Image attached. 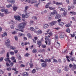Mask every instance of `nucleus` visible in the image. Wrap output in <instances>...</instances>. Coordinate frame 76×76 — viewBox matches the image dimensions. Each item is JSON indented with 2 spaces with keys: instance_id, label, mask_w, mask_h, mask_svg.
Returning <instances> with one entry per match:
<instances>
[{
  "instance_id": "473e14b6",
  "label": "nucleus",
  "mask_w": 76,
  "mask_h": 76,
  "mask_svg": "<svg viewBox=\"0 0 76 76\" xmlns=\"http://www.w3.org/2000/svg\"><path fill=\"white\" fill-rule=\"evenodd\" d=\"M70 13L71 14H72V15H76V13L75 12H71Z\"/></svg>"
},
{
  "instance_id": "3c124183",
  "label": "nucleus",
  "mask_w": 76,
  "mask_h": 76,
  "mask_svg": "<svg viewBox=\"0 0 76 76\" xmlns=\"http://www.w3.org/2000/svg\"><path fill=\"white\" fill-rule=\"evenodd\" d=\"M70 35H71V37L73 38V37H74L75 36V34H70Z\"/></svg>"
},
{
  "instance_id": "09e8293b",
  "label": "nucleus",
  "mask_w": 76,
  "mask_h": 76,
  "mask_svg": "<svg viewBox=\"0 0 76 76\" xmlns=\"http://www.w3.org/2000/svg\"><path fill=\"white\" fill-rule=\"evenodd\" d=\"M29 55H30V54L27 53L26 54H25V57H28V56H29Z\"/></svg>"
},
{
  "instance_id": "c9c22d12",
  "label": "nucleus",
  "mask_w": 76,
  "mask_h": 76,
  "mask_svg": "<svg viewBox=\"0 0 76 76\" xmlns=\"http://www.w3.org/2000/svg\"><path fill=\"white\" fill-rule=\"evenodd\" d=\"M10 48L12 50H15L16 49V48L15 47H14L11 46L10 47Z\"/></svg>"
},
{
  "instance_id": "bb28decb",
  "label": "nucleus",
  "mask_w": 76,
  "mask_h": 76,
  "mask_svg": "<svg viewBox=\"0 0 76 76\" xmlns=\"http://www.w3.org/2000/svg\"><path fill=\"white\" fill-rule=\"evenodd\" d=\"M56 4L57 6H59V5H62V4H63L62 3H58V2H57L56 3Z\"/></svg>"
},
{
  "instance_id": "de8ad7c7",
  "label": "nucleus",
  "mask_w": 76,
  "mask_h": 76,
  "mask_svg": "<svg viewBox=\"0 0 76 76\" xmlns=\"http://www.w3.org/2000/svg\"><path fill=\"white\" fill-rule=\"evenodd\" d=\"M29 48L31 50L33 49V48H34V45H32L31 46H30Z\"/></svg>"
},
{
  "instance_id": "f03ea898",
  "label": "nucleus",
  "mask_w": 76,
  "mask_h": 76,
  "mask_svg": "<svg viewBox=\"0 0 76 76\" xmlns=\"http://www.w3.org/2000/svg\"><path fill=\"white\" fill-rule=\"evenodd\" d=\"M20 26V28H22L21 29H20V31L21 32H23V28H24L25 27V25H26V23H20L19 24Z\"/></svg>"
},
{
  "instance_id": "393cba45",
  "label": "nucleus",
  "mask_w": 76,
  "mask_h": 76,
  "mask_svg": "<svg viewBox=\"0 0 76 76\" xmlns=\"http://www.w3.org/2000/svg\"><path fill=\"white\" fill-rule=\"evenodd\" d=\"M27 36L29 38H32V36H31V34L29 33H28L27 34Z\"/></svg>"
},
{
  "instance_id": "6e6d98bb",
  "label": "nucleus",
  "mask_w": 76,
  "mask_h": 76,
  "mask_svg": "<svg viewBox=\"0 0 76 76\" xmlns=\"http://www.w3.org/2000/svg\"><path fill=\"white\" fill-rule=\"evenodd\" d=\"M0 73L1 74H3V73H4V72H3V71L1 70V69H0Z\"/></svg>"
},
{
  "instance_id": "f3484780",
  "label": "nucleus",
  "mask_w": 76,
  "mask_h": 76,
  "mask_svg": "<svg viewBox=\"0 0 76 76\" xmlns=\"http://www.w3.org/2000/svg\"><path fill=\"white\" fill-rule=\"evenodd\" d=\"M57 72L58 73H61V69L60 68H58L56 70Z\"/></svg>"
},
{
  "instance_id": "1a4fd4ad",
  "label": "nucleus",
  "mask_w": 76,
  "mask_h": 76,
  "mask_svg": "<svg viewBox=\"0 0 76 76\" xmlns=\"http://www.w3.org/2000/svg\"><path fill=\"white\" fill-rule=\"evenodd\" d=\"M14 18L15 19V20H20V16H14Z\"/></svg>"
},
{
  "instance_id": "680f3d73",
  "label": "nucleus",
  "mask_w": 76,
  "mask_h": 76,
  "mask_svg": "<svg viewBox=\"0 0 76 76\" xmlns=\"http://www.w3.org/2000/svg\"><path fill=\"white\" fill-rule=\"evenodd\" d=\"M15 39L16 41H18V37L17 36H15Z\"/></svg>"
},
{
  "instance_id": "a878e982",
  "label": "nucleus",
  "mask_w": 76,
  "mask_h": 76,
  "mask_svg": "<svg viewBox=\"0 0 76 76\" xmlns=\"http://www.w3.org/2000/svg\"><path fill=\"white\" fill-rule=\"evenodd\" d=\"M48 8L50 10H54L55 9V7H49Z\"/></svg>"
},
{
  "instance_id": "7ed1b4c3",
  "label": "nucleus",
  "mask_w": 76,
  "mask_h": 76,
  "mask_svg": "<svg viewBox=\"0 0 76 76\" xmlns=\"http://www.w3.org/2000/svg\"><path fill=\"white\" fill-rule=\"evenodd\" d=\"M69 68H72L71 70H72V71H74L75 69H76V65L74 64L73 65H72L71 64L69 65Z\"/></svg>"
},
{
  "instance_id": "e433bc0d",
  "label": "nucleus",
  "mask_w": 76,
  "mask_h": 76,
  "mask_svg": "<svg viewBox=\"0 0 76 76\" xmlns=\"http://www.w3.org/2000/svg\"><path fill=\"white\" fill-rule=\"evenodd\" d=\"M70 25H71V24H70V23H68L67 24H66L65 26L66 27H69V26H70Z\"/></svg>"
},
{
  "instance_id": "a18cd8bd",
  "label": "nucleus",
  "mask_w": 76,
  "mask_h": 76,
  "mask_svg": "<svg viewBox=\"0 0 76 76\" xmlns=\"http://www.w3.org/2000/svg\"><path fill=\"white\" fill-rule=\"evenodd\" d=\"M14 63L13 62H11L9 64V66H10V67H12V66H13V65Z\"/></svg>"
},
{
  "instance_id": "4d7b16f0",
  "label": "nucleus",
  "mask_w": 76,
  "mask_h": 76,
  "mask_svg": "<svg viewBox=\"0 0 76 76\" xmlns=\"http://www.w3.org/2000/svg\"><path fill=\"white\" fill-rule=\"evenodd\" d=\"M17 33V32L16 31H14L12 32V34L14 35L15 34H16Z\"/></svg>"
},
{
  "instance_id": "69168bd1",
  "label": "nucleus",
  "mask_w": 76,
  "mask_h": 76,
  "mask_svg": "<svg viewBox=\"0 0 76 76\" xmlns=\"http://www.w3.org/2000/svg\"><path fill=\"white\" fill-rule=\"evenodd\" d=\"M11 68L10 67H9V68H7V70H8V71H9L10 70H11Z\"/></svg>"
},
{
  "instance_id": "58836bf2",
  "label": "nucleus",
  "mask_w": 76,
  "mask_h": 76,
  "mask_svg": "<svg viewBox=\"0 0 76 76\" xmlns=\"http://www.w3.org/2000/svg\"><path fill=\"white\" fill-rule=\"evenodd\" d=\"M66 31L67 32H68V33H70V30L69 28H68L66 29Z\"/></svg>"
},
{
  "instance_id": "c756f323",
  "label": "nucleus",
  "mask_w": 76,
  "mask_h": 76,
  "mask_svg": "<svg viewBox=\"0 0 76 76\" xmlns=\"http://www.w3.org/2000/svg\"><path fill=\"white\" fill-rule=\"evenodd\" d=\"M32 52L33 53H35L37 52V50L36 49H34L32 50Z\"/></svg>"
},
{
  "instance_id": "aec40b11",
  "label": "nucleus",
  "mask_w": 76,
  "mask_h": 76,
  "mask_svg": "<svg viewBox=\"0 0 76 76\" xmlns=\"http://www.w3.org/2000/svg\"><path fill=\"white\" fill-rule=\"evenodd\" d=\"M37 44L38 45H39V47H40L41 46V45L42 44L41 41H38L37 42Z\"/></svg>"
},
{
  "instance_id": "f8f14e48",
  "label": "nucleus",
  "mask_w": 76,
  "mask_h": 76,
  "mask_svg": "<svg viewBox=\"0 0 76 76\" xmlns=\"http://www.w3.org/2000/svg\"><path fill=\"white\" fill-rule=\"evenodd\" d=\"M48 37H45V39L46 40V41H48V40H50V36L49 35H48Z\"/></svg>"
},
{
  "instance_id": "b1692460",
  "label": "nucleus",
  "mask_w": 76,
  "mask_h": 76,
  "mask_svg": "<svg viewBox=\"0 0 76 76\" xmlns=\"http://www.w3.org/2000/svg\"><path fill=\"white\" fill-rule=\"evenodd\" d=\"M6 7L7 8H10V7H12V4H10L9 5H7Z\"/></svg>"
},
{
  "instance_id": "ddd939ff",
  "label": "nucleus",
  "mask_w": 76,
  "mask_h": 76,
  "mask_svg": "<svg viewBox=\"0 0 76 76\" xmlns=\"http://www.w3.org/2000/svg\"><path fill=\"white\" fill-rule=\"evenodd\" d=\"M11 60H12L13 62V63H16V60L15 59V57H12L11 58Z\"/></svg>"
},
{
  "instance_id": "39448f33",
  "label": "nucleus",
  "mask_w": 76,
  "mask_h": 76,
  "mask_svg": "<svg viewBox=\"0 0 76 76\" xmlns=\"http://www.w3.org/2000/svg\"><path fill=\"white\" fill-rule=\"evenodd\" d=\"M5 44L6 45V46L9 48L10 47V40L8 39L5 42Z\"/></svg>"
},
{
  "instance_id": "6ab92c4d",
  "label": "nucleus",
  "mask_w": 76,
  "mask_h": 76,
  "mask_svg": "<svg viewBox=\"0 0 76 76\" xmlns=\"http://www.w3.org/2000/svg\"><path fill=\"white\" fill-rule=\"evenodd\" d=\"M28 74L26 72H25L23 73V76H28Z\"/></svg>"
},
{
  "instance_id": "f704fd0d",
  "label": "nucleus",
  "mask_w": 76,
  "mask_h": 76,
  "mask_svg": "<svg viewBox=\"0 0 76 76\" xmlns=\"http://www.w3.org/2000/svg\"><path fill=\"white\" fill-rule=\"evenodd\" d=\"M47 34H49L50 36H51L53 35V34H52V32H50V33L48 34L47 33H45V35H47Z\"/></svg>"
},
{
  "instance_id": "20e7f679",
  "label": "nucleus",
  "mask_w": 76,
  "mask_h": 76,
  "mask_svg": "<svg viewBox=\"0 0 76 76\" xmlns=\"http://www.w3.org/2000/svg\"><path fill=\"white\" fill-rule=\"evenodd\" d=\"M9 53V52L7 53L6 55V57H7V58H5L4 59V60L6 61H8L9 63H10V62H11V61L9 59L10 57Z\"/></svg>"
},
{
  "instance_id": "412c9836",
  "label": "nucleus",
  "mask_w": 76,
  "mask_h": 76,
  "mask_svg": "<svg viewBox=\"0 0 76 76\" xmlns=\"http://www.w3.org/2000/svg\"><path fill=\"white\" fill-rule=\"evenodd\" d=\"M7 36V33L6 32L4 31V33L2 35V37H6Z\"/></svg>"
},
{
  "instance_id": "2eb2a0df",
  "label": "nucleus",
  "mask_w": 76,
  "mask_h": 76,
  "mask_svg": "<svg viewBox=\"0 0 76 76\" xmlns=\"http://www.w3.org/2000/svg\"><path fill=\"white\" fill-rule=\"evenodd\" d=\"M30 15V14L29 13H26L25 14V18H28L29 17V16Z\"/></svg>"
},
{
  "instance_id": "a19ab883",
  "label": "nucleus",
  "mask_w": 76,
  "mask_h": 76,
  "mask_svg": "<svg viewBox=\"0 0 76 76\" xmlns=\"http://www.w3.org/2000/svg\"><path fill=\"white\" fill-rule=\"evenodd\" d=\"M39 4V3H38V4H36L34 5V7H38V5Z\"/></svg>"
},
{
  "instance_id": "4468645a",
  "label": "nucleus",
  "mask_w": 76,
  "mask_h": 76,
  "mask_svg": "<svg viewBox=\"0 0 76 76\" xmlns=\"http://www.w3.org/2000/svg\"><path fill=\"white\" fill-rule=\"evenodd\" d=\"M61 17V15L59 14H57L55 17V19H58Z\"/></svg>"
},
{
  "instance_id": "423d86ee",
  "label": "nucleus",
  "mask_w": 76,
  "mask_h": 76,
  "mask_svg": "<svg viewBox=\"0 0 76 76\" xmlns=\"http://www.w3.org/2000/svg\"><path fill=\"white\" fill-rule=\"evenodd\" d=\"M56 14H57V11L56 10H54L53 12H51L50 13V16H53L54 15H56Z\"/></svg>"
},
{
  "instance_id": "8fccbe9b",
  "label": "nucleus",
  "mask_w": 76,
  "mask_h": 76,
  "mask_svg": "<svg viewBox=\"0 0 76 76\" xmlns=\"http://www.w3.org/2000/svg\"><path fill=\"white\" fill-rule=\"evenodd\" d=\"M63 15L64 16H66L67 15V12L64 11L63 13Z\"/></svg>"
},
{
  "instance_id": "052dcab7",
  "label": "nucleus",
  "mask_w": 76,
  "mask_h": 76,
  "mask_svg": "<svg viewBox=\"0 0 76 76\" xmlns=\"http://www.w3.org/2000/svg\"><path fill=\"white\" fill-rule=\"evenodd\" d=\"M15 71V72H14V74H15V75H16L17 74H18V73H19V71H16V70Z\"/></svg>"
},
{
  "instance_id": "e2e57ef3",
  "label": "nucleus",
  "mask_w": 76,
  "mask_h": 76,
  "mask_svg": "<svg viewBox=\"0 0 76 76\" xmlns=\"http://www.w3.org/2000/svg\"><path fill=\"white\" fill-rule=\"evenodd\" d=\"M21 47H23L25 45V43L22 42L21 44Z\"/></svg>"
},
{
  "instance_id": "49530a36",
  "label": "nucleus",
  "mask_w": 76,
  "mask_h": 76,
  "mask_svg": "<svg viewBox=\"0 0 76 76\" xmlns=\"http://www.w3.org/2000/svg\"><path fill=\"white\" fill-rule=\"evenodd\" d=\"M29 65L30 66V68H32V67H33V64H32V63H30Z\"/></svg>"
},
{
  "instance_id": "0eeeda50",
  "label": "nucleus",
  "mask_w": 76,
  "mask_h": 76,
  "mask_svg": "<svg viewBox=\"0 0 76 76\" xmlns=\"http://www.w3.org/2000/svg\"><path fill=\"white\" fill-rule=\"evenodd\" d=\"M45 42L46 43V45H50L51 44V40H48L45 41Z\"/></svg>"
},
{
  "instance_id": "4be33fe9",
  "label": "nucleus",
  "mask_w": 76,
  "mask_h": 76,
  "mask_svg": "<svg viewBox=\"0 0 76 76\" xmlns=\"http://www.w3.org/2000/svg\"><path fill=\"white\" fill-rule=\"evenodd\" d=\"M45 49H40L38 50V52L39 53H43V52H45Z\"/></svg>"
},
{
  "instance_id": "79ce46f5",
  "label": "nucleus",
  "mask_w": 76,
  "mask_h": 76,
  "mask_svg": "<svg viewBox=\"0 0 76 76\" xmlns=\"http://www.w3.org/2000/svg\"><path fill=\"white\" fill-rule=\"evenodd\" d=\"M36 72V70L35 69H34L32 71V73H35Z\"/></svg>"
},
{
  "instance_id": "c85d7f7f",
  "label": "nucleus",
  "mask_w": 76,
  "mask_h": 76,
  "mask_svg": "<svg viewBox=\"0 0 76 76\" xmlns=\"http://www.w3.org/2000/svg\"><path fill=\"white\" fill-rule=\"evenodd\" d=\"M28 7H29L28 6H26L25 7V10L24 11V12L25 13H26V10H28Z\"/></svg>"
},
{
  "instance_id": "a211bd4d",
  "label": "nucleus",
  "mask_w": 76,
  "mask_h": 76,
  "mask_svg": "<svg viewBox=\"0 0 76 76\" xmlns=\"http://www.w3.org/2000/svg\"><path fill=\"white\" fill-rule=\"evenodd\" d=\"M13 10L14 11H16L18 9V8L16 7H15V5H13Z\"/></svg>"
},
{
  "instance_id": "72a5a7b5",
  "label": "nucleus",
  "mask_w": 76,
  "mask_h": 76,
  "mask_svg": "<svg viewBox=\"0 0 76 76\" xmlns=\"http://www.w3.org/2000/svg\"><path fill=\"white\" fill-rule=\"evenodd\" d=\"M71 61H75V57H72L71 59H70Z\"/></svg>"
},
{
  "instance_id": "774afa93",
  "label": "nucleus",
  "mask_w": 76,
  "mask_h": 76,
  "mask_svg": "<svg viewBox=\"0 0 76 76\" xmlns=\"http://www.w3.org/2000/svg\"><path fill=\"white\" fill-rule=\"evenodd\" d=\"M22 18H25V14L24 15V14L22 15Z\"/></svg>"
},
{
  "instance_id": "cd10ccee",
  "label": "nucleus",
  "mask_w": 76,
  "mask_h": 76,
  "mask_svg": "<svg viewBox=\"0 0 76 76\" xmlns=\"http://www.w3.org/2000/svg\"><path fill=\"white\" fill-rule=\"evenodd\" d=\"M37 1L36 0L32 1L31 2V4H34V3H37Z\"/></svg>"
},
{
  "instance_id": "9b49d317",
  "label": "nucleus",
  "mask_w": 76,
  "mask_h": 76,
  "mask_svg": "<svg viewBox=\"0 0 76 76\" xmlns=\"http://www.w3.org/2000/svg\"><path fill=\"white\" fill-rule=\"evenodd\" d=\"M8 3H10L11 4H14L15 3V0H7Z\"/></svg>"
},
{
  "instance_id": "ea45409f",
  "label": "nucleus",
  "mask_w": 76,
  "mask_h": 76,
  "mask_svg": "<svg viewBox=\"0 0 76 76\" xmlns=\"http://www.w3.org/2000/svg\"><path fill=\"white\" fill-rule=\"evenodd\" d=\"M4 12L5 14H7V12H8V10L7 9H5L4 10Z\"/></svg>"
},
{
  "instance_id": "6e6552de",
  "label": "nucleus",
  "mask_w": 76,
  "mask_h": 76,
  "mask_svg": "<svg viewBox=\"0 0 76 76\" xmlns=\"http://www.w3.org/2000/svg\"><path fill=\"white\" fill-rule=\"evenodd\" d=\"M56 23H57V21H52L51 23H49V24L50 25V26H53V25H56Z\"/></svg>"
},
{
  "instance_id": "0e129e2a",
  "label": "nucleus",
  "mask_w": 76,
  "mask_h": 76,
  "mask_svg": "<svg viewBox=\"0 0 76 76\" xmlns=\"http://www.w3.org/2000/svg\"><path fill=\"white\" fill-rule=\"evenodd\" d=\"M53 62H57V60L55 59H53Z\"/></svg>"
},
{
  "instance_id": "338daca9",
  "label": "nucleus",
  "mask_w": 76,
  "mask_h": 76,
  "mask_svg": "<svg viewBox=\"0 0 76 76\" xmlns=\"http://www.w3.org/2000/svg\"><path fill=\"white\" fill-rule=\"evenodd\" d=\"M73 3L74 4H76V0H73Z\"/></svg>"
},
{
  "instance_id": "864d4df0",
  "label": "nucleus",
  "mask_w": 76,
  "mask_h": 76,
  "mask_svg": "<svg viewBox=\"0 0 76 76\" xmlns=\"http://www.w3.org/2000/svg\"><path fill=\"white\" fill-rule=\"evenodd\" d=\"M58 61L59 63H61V59H58Z\"/></svg>"
},
{
  "instance_id": "f257e3e1",
  "label": "nucleus",
  "mask_w": 76,
  "mask_h": 76,
  "mask_svg": "<svg viewBox=\"0 0 76 76\" xmlns=\"http://www.w3.org/2000/svg\"><path fill=\"white\" fill-rule=\"evenodd\" d=\"M50 59H47L46 58L45 59V62L44 63H42V67H47V62H48V63H50V62H51Z\"/></svg>"
},
{
  "instance_id": "5701e85b",
  "label": "nucleus",
  "mask_w": 76,
  "mask_h": 76,
  "mask_svg": "<svg viewBox=\"0 0 76 76\" xmlns=\"http://www.w3.org/2000/svg\"><path fill=\"white\" fill-rule=\"evenodd\" d=\"M48 26H49L47 24H45L43 26V28H45V29H46L47 28H48Z\"/></svg>"
},
{
  "instance_id": "dca6fc26",
  "label": "nucleus",
  "mask_w": 76,
  "mask_h": 76,
  "mask_svg": "<svg viewBox=\"0 0 76 76\" xmlns=\"http://www.w3.org/2000/svg\"><path fill=\"white\" fill-rule=\"evenodd\" d=\"M64 70L67 72L69 70V66L67 65H66L64 68Z\"/></svg>"
},
{
  "instance_id": "9d476101",
  "label": "nucleus",
  "mask_w": 76,
  "mask_h": 76,
  "mask_svg": "<svg viewBox=\"0 0 76 76\" xmlns=\"http://www.w3.org/2000/svg\"><path fill=\"white\" fill-rule=\"evenodd\" d=\"M34 32H36V33H37L38 35H39V34H41L42 33V31L41 30H39L37 31H35Z\"/></svg>"
},
{
  "instance_id": "37998d69",
  "label": "nucleus",
  "mask_w": 76,
  "mask_h": 76,
  "mask_svg": "<svg viewBox=\"0 0 76 76\" xmlns=\"http://www.w3.org/2000/svg\"><path fill=\"white\" fill-rule=\"evenodd\" d=\"M33 19H34V20H37V18L36 16H33L32 18Z\"/></svg>"
},
{
  "instance_id": "c03bdc74",
  "label": "nucleus",
  "mask_w": 76,
  "mask_h": 76,
  "mask_svg": "<svg viewBox=\"0 0 76 76\" xmlns=\"http://www.w3.org/2000/svg\"><path fill=\"white\" fill-rule=\"evenodd\" d=\"M59 37L61 39L63 38H64V35H60Z\"/></svg>"
},
{
  "instance_id": "7c9ffc66",
  "label": "nucleus",
  "mask_w": 76,
  "mask_h": 76,
  "mask_svg": "<svg viewBox=\"0 0 76 76\" xmlns=\"http://www.w3.org/2000/svg\"><path fill=\"white\" fill-rule=\"evenodd\" d=\"M59 24L60 26H63L64 25V23L62 22H60L59 23Z\"/></svg>"
},
{
  "instance_id": "2f4dec72",
  "label": "nucleus",
  "mask_w": 76,
  "mask_h": 76,
  "mask_svg": "<svg viewBox=\"0 0 76 76\" xmlns=\"http://www.w3.org/2000/svg\"><path fill=\"white\" fill-rule=\"evenodd\" d=\"M30 30L32 31H35V29H34V28L33 27H31L30 28Z\"/></svg>"
},
{
  "instance_id": "bf43d9fd",
  "label": "nucleus",
  "mask_w": 76,
  "mask_h": 76,
  "mask_svg": "<svg viewBox=\"0 0 76 76\" xmlns=\"http://www.w3.org/2000/svg\"><path fill=\"white\" fill-rule=\"evenodd\" d=\"M10 54H11V55H14V54H15V53L13 52H10Z\"/></svg>"
},
{
  "instance_id": "13d9d810",
  "label": "nucleus",
  "mask_w": 76,
  "mask_h": 76,
  "mask_svg": "<svg viewBox=\"0 0 76 76\" xmlns=\"http://www.w3.org/2000/svg\"><path fill=\"white\" fill-rule=\"evenodd\" d=\"M73 50H72L71 52V53H69V54H70V55L71 56H73Z\"/></svg>"
},
{
  "instance_id": "5fc2aeb1",
  "label": "nucleus",
  "mask_w": 76,
  "mask_h": 76,
  "mask_svg": "<svg viewBox=\"0 0 76 76\" xmlns=\"http://www.w3.org/2000/svg\"><path fill=\"white\" fill-rule=\"evenodd\" d=\"M4 58L3 57L0 58V61H3V60Z\"/></svg>"
},
{
  "instance_id": "603ef678",
  "label": "nucleus",
  "mask_w": 76,
  "mask_h": 76,
  "mask_svg": "<svg viewBox=\"0 0 76 76\" xmlns=\"http://www.w3.org/2000/svg\"><path fill=\"white\" fill-rule=\"evenodd\" d=\"M55 39H57V40H58V37L57 35H56L55 36Z\"/></svg>"
},
{
  "instance_id": "4c0bfd02",
  "label": "nucleus",
  "mask_w": 76,
  "mask_h": 76,
  "mask_svg": "<svg viewBox=\"0 0 76 76\" xmlns=\"http://www.w3.org/2000/svg\"><path fill=\"white\" fill-rule=\"evenodd\" d=\"M65 9L64 8H61L60 10V11H64V12H65Z\"/></svg>"
}]
</instances>
